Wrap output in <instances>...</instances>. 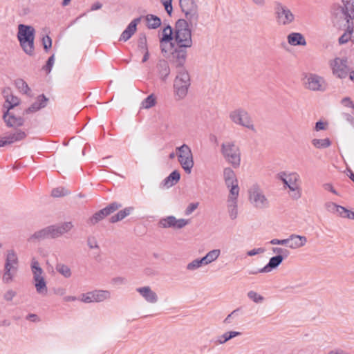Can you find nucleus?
<instances>
[{
	"label": "nucleus",
	"mask_w": 354,
	"mask_h": 354,
	"mask_svg": "<svg viewBox=\"0 0 354 354\" xmlns=\"http://www.w3.org/2000/svg\"><path fill=\"white\" fill-rule=\"evenodd\" d=\"M35 34L32 26L25 24L18 26L17 39L24 53L30 56L35 54Z\"/></svg>",
	"instance_id": "1"
},
{
	"label": "nucleus",
	"mask_w": 354,
	"mask_h": 354,
	"mask_svg": "<svg viewBox=\"0 0 354 354\" xmlns=\"http://www.w3.org/2000/svg\"><path fill=\"white\" fill-rule=\"evenodd\" d=\"M188 21L180 19L176 22L174 41L179 47L190 48L192 46V32Z\"/></svg>",
	"instance_id": "2"
},
{
	"label": "nucleus",
	"mask_w": 354,
	"mask_h": 354,
	"mask_svg": "<svg viewBox=\"0 0 354 354\" xmlns=\"http://www.w3.org/2000/svg\"><path fill=\"white\" fill-rule=\"evenodd\" d=\"M277 178L281 180L285 188L288 187L290 191L292 192L291 197L293 199H298L301 196V189L298 184L300 176L297 172L286 173L281 171L277 175Z\"/></svg>",
	"instance_id": "3"
},
{
	"label": "nucleus",
	"mask_w": 354,
	"mask_h": 354,
	"mask_svg": "<svg viewBox=\"0 0 354 354\" xmlns=\"http://www.w3.org/2000/svg\"><path fill=\"white\" fill-rule=\"evenodd\" d=\"M273 10L275 21L279 26H287L295 22V15L281 1H274Z\"/></svg>",
	"instance_id": "4"
},
{
	"label": "nucleus",
	"mask_w": 354,
	"mask_h": 354,
	"mask_svg": "<svg viewBox=\"0 0 354 354\" xmlns=\"http://www.w3.org/2000/svg\"><path fill=\"white\" fill-rule=\"evenodd\" d=\"M221 152L225 160L234 168H237L241 164V151L233 141L225 142L221 145Z\"/></svg>",
	"instance_id": "5"
},
{
	"label": "nucleus",
	"mask_w": 354,
	"mask_h": 354,
	"mask_svg": "<svg viewBox=\"0 0 354 354\" xmlns=\"http://www.w3.org/2000/svg\"><path fill=\"white\" fill-rule=\"evenodd\" d=\"M174 80V89L179 100L183 99L187 94L190 86V77L186 69L178 70Z\"/></svg>",
	"instance_id": "6"
},
{
	"label": "nucleus",
	"mask_w": 354,
	"mask_h": 354,
	"mask_svg": "<svg viewBox=\"0 0 354 354\" xmlns=\"http://www.w3.org/2000/svg\"><path fill=\"white\" fill-rule=\"evenodd\" d=\"M343 6L334 5L332 8L333 15L339 21L348 23L354 18V0H342Z\"/></svg>",
	"instance_id": "7"
},
{
	"label": "nucleus",
	"mask_w": 354,
	"mask_h": 354,
	"mask_svg": "<svg viewBox=\"0 0 354 354\" xmlns=\"http://www.w3.org/2000/svg\"><path fill=\"white\" fill-rule=\"evenodd\" d=\"M182 12L185 14V20L188 21L191 27L198 24L199 15L198 7L194 0H179Z\"/></svg>",
	"instance_id": "8"
},
{
	"label": "nucleus",
	"mask_w": 354,
	"mask_h": 354,
	"mask_svg": "<svg viewBox=\"0 0 354 354\" xmlns=\"http://www.w3.org/2000/svg\"><path fill=\"white\" fill-rule=\"evenodd\" d=\"M178 160L187 174H190L194 165L193 154L191 148L186 144L176 147Z\"/></svg>",
	"instance_id": "9"
},
{
	"label": "nucleus",
	"mask_w": 354,
	"mask_h": 354,
	"mask_svg": "<svg viewBox=\"0 0 354 354\" xmlns=\"http://www.w3.org/2000/svg\"><path fill=\"white\" fill-rule=\"evenodd\" d=\"M248 199L255 208L265 209L269 206L268 198L257 184L252 185L248 189Z\"/></svg>",
	"instance_id": "10"
},
{
	"label": "nucleus",
	"mask_w": 354,
	"mask_h": 354,
	"mask_svg": "<svg viewBox=\"0 0 354 354\" xmlns=\"http://www.w3.org/2000/svg\"><path fill=\"white\" fill-rule=\"evenodd\" d=\"M30 268L33 274L34 283L37 293L46 295L48 289L44 277L42 275L44 271L35 258L32 259Z\"/></svg>",
	"instance_id": "11"
},
{
	"label": "nucleus",
	"mask_w": 354,
	"mask_h": 354,
	"mask_svg": "<svg viewBox=\"0 0 354 354\" xmlns=\"http://www.w3.org/2000/svg\"><path fill=\"white\" fill-rule=\"evenodd\" d=\"M329 66L333 75L337 78L344 79L349 73L348 60L346 57H335L329 61Z\"/></svg>",
	"instance_id": "12"
},
{
	"label": "nucleus",
	"mask_w": 354,
	"mask_h": 354,
	"mask_svg": "<svg viewBox=\"0 0 354 354\" xmlns=\"http://www.w3.org/2000/svg\"><path fill=\"white\" fill-rule=\"evenodd\" d=\"M230 120L236 124L254 131V127L249 113L243 109H237L230 113Z\"/></svg>",
	"instance_id": "13"
},
{
	"label": "nucleus",
	"mask_w": 354,
	"mask_h": 354,
	"mask_svg": "<svg viewBox=\"0 0 354 354\" xmlns=\"http://www.w3.org/2000/svg\"><path fill=\"white\" fill-rule=\"evenodd\" d=\"M305 87L313 91H324L326 84L324 78L315 73H308L304 77Z\"/></svg>",
	"instance_id": "14"
},
{
	"label": "nucleus",
	"mask_w": 354,
	"mask_h": 354,
	"mask_svg": "<svg viewBox=\"0 0 354 354\" xmlns=\"http://www.w3.org/2000/svg\"><path fill=\"white\" fill-rule=\"evenodd\" d=\"M122 207V205L117 202H113L108 205L106 207L95 212L88 220V223L91 225H95L102 221L106 216L110 215L115 211Z\"/></svg>",
	"instance_id": "15"
},
{
	"label": "nucleus",
	"mask_w": 354,
	"mask_h": 354,
	"mask_svg": "<svg viewBox=\"0 0 354 354\" xmlns=\"http://www.w3.org/2000/svg\"><path fill=\"white\" fill-rule=\"evenodd\" d=\"M110 296L108 290H95L82 294L80 300L84 303L101 302L109 299Z\"/></svg>",
	"instance_id": "16"
},
{
	"label": "nucleus",
	"mask_w": 354,
	"mask_h": 354,
	"mask_svg": "<svg viewBox=\"0 0 354 354\" xmlns=\"http://www.w3.org/2000/svg\"><path fill=\"white\" fill-rule=\"evenodd\" d=\"M188 223L189 220L185 218L177 219L174 216H168L160 218L158 225L162 228L182 229Z\"/></svg>",
	"instance_id": "17"
},
{
	"label": "nucleus",
	"mask_w": 354,
	"mask_h": 354,
	"mask_svg": "<svg viewBox=\"0 0 354 354\" xmlns=\"http://www.w3.org/2000/svg\"><path fill=\"white\" fill-rule=\"evenodd\" d=\"M188 48L177 46L171 53V62L178 70L185 69L184 64L187 59V49Z\"/></svg>",
	"instance_id": "18"
},
{
	"label": "nucleus",
	"mask_w": 354,
	"mask_h": 354,
	"mask_svg": "<svg viewBox=\"0 0 354 354\" xmlns=\"http://www.w3.org/2000/svg\"><path fill=\"white\" fill-rule=\"evenodd\" d=\"M3 119L8 127L17 128L24 125L25 120L23 117L16 116L15 114L6 110L3 113Z\"/></svg>",
	"instance_id": "19"
},
{
	"label": "nucleus",
	"mask_w": 354,
	"mask_h": 354,
	"mask_svg": "<svg viewBox=\"0 0 354 354\" xmlns=\"http://www.w3.org/2000/svg\"><path fill=\"white\" fill-rule=\"evenodd\" d=\"M48 101V99L44 94L39 95L37 98V101L32 104L30 106H29L28 108L26 109L24 111L23 115L32 113L37 112L41 109L46 107Z\"/></svg>",
	"instance_id": "20"
},
{
	"label": "nucleus",
	"mask_w": 354,
	"mask_h": 354,
	"mask_svg": "<svg viewBox=\"0 0 354 354\" xmlns=\"http://www.w3.org/2000/svg\"><path fill=\"white\" fill-rule=\"evenodd\" d=\"M136 291L149 303L155 304L158 299L157 294L149 286L138 288Z\"/></svg>",
	"instance_id": "21"
},
{
	"label": "nucleus",
	"mask_w": 354,
	"mask_h": 354,
	"mask_svg": "<svg viewBox=\"0 0 354 354\" xmlns=\"http://www.w3.org/2000/svg\"><path fill=\"white\" fill-rule=\"evenodd\" d=\"M140 18H136L128 25L126 29L122 32L120 37V41H127L136 32L137 25L140 22Z\"/></svg>",
	"instance_id": "22"
},
{
	"label": "nucleus",
	"mask_w": 354,
	"mask_h": 354,
	"mask_svg": "<svg viewBox=\"0 0 354 354\" xmlns=\"http://www.w3.org/2000/svg\"><path fill=\"white\" fill-rule=\"evenodd\" d=\"M3 95L6 98V103L4 104L3 107L7 110L12 109L20 102V100L17 97L10 94V89L9 88L3 89Z\"/></svg>",
	"instance_id": "23"
},
{
	"label": "nucleus",
	"mask_w": 354,
	"mask_h": 354,
	"mask_svg": "<svg viewBox=\"0 0 354 354\" xmlns=\"http://www.w3.org/2000/svg\"><path fill=\"white\" fill-rule=\"evenodd\" d=\"M289 248L291 249H297L303 247L307 242V239L304 236L292 234L289 236Z\"/></svg>",
	"instance_id": "24"
},
{
	"label": "nucleus",
	"mask_w": 354,
	"mask_h": 354,
	"mask_svg": "<svg viewBox=\"0 0 354 354\" xmlns=\"http://www.w3.org/2000/svg\"><path fill=\"white\" fill-rule=\"evenodd\" d=\"M288 42L291 46H306V41L304 35L299 32H292L287 37Z\"/></svg>",
	"instance_id": "25"
},
{
	"label": "nucleus",
	"mask_w": 354,
	"mask_h": 354,
	"mask_svg": "<svg viewBox=\"0 0 354 354\" xmlns=\"http://www.w3.org/2000/svg\"><path fill=\"white\" fill-rule=\"evenodd\" d=\"M26 137V133L22 130H17L15 132L4 136V142L6 145H11L14 142L21 141Z\"/></svg>",
	"instance_id": "26"
},
{
	"label": "nucleus",
	"mask_w": 354,
	"mask_h": 354,
	"mask_svg": "<svg viewBox=\"0 0 354 354\" xmlns=\"http://www.w3.org/2000/svg\"><path fill=\"white\" fill-rule=\"evenodd\" d=\"M173 39H174L173 30L171 27L168 25L162 30V37L160 40L162 52H166L165 50L164 44L171 41L173 40Z\"/></svg>",
	"instance_id": "27"
},
{
	"label": "nucleus",
	"mask_w": 354,
	"mask_h": 354,
	"mask_svg": "<svg viewBox=\"0 0 354 354\" xmlns=\"http://www.w3.org/2000/svg\"><path fill=\"white\" fill-rule=\"evenodd\" d=\"M50 239L48 226L35 232L28 239V242L41 241L44 239Z\"/></svg>",
	"instance_id": "28"
},
{
	"label": "nucleus",
	"mask_w": 354,
	"mask_h": 354,
	"mask_svg": "<svg viewBox=\"0 0 354 354\" xmlns=\"http://www.w3.org/2000/svg\"><path fill=\"white\" fill-rule=\"evenodd\" d=\"M282 261V257L281 255L272 257L270 259L268 264L261 268V271H265L266 273L270 272L272 270L277 268Z\"/></svg>",
	"instance_id": "29"
},
{
	"label": "nucleus",
	"mask_w": 354,
	"mask_h": 354,
	"mask_svg": "<svg viewBox=\"0 0 354 354\" xmlns=\"http://www.w3.org/2000/svg\"><path fill=\"white\" fill-rule=\"evenodd\" d=\"M157 68L160 77L165 80L170 73V68L167 61L161 59L157 64Z\"/></svg>",
	"instance_id": "30"
},
{
	"label": "nucleus",
	"mask_w": 354,
	"mask_h": 354,
	"mask_svg": "<svg viewBox=\"0 0 354 354\" xmlns=\"http://www.w3.org/2000/svg\"><path fill=\"white\" fill-rule=\"evenodd\" d=\"M180 174L177 171H173L163 181L162 184L166 187L169 188L176 185L180 180Z\"/></svg>",
	"instance_id": "31"
},
{
	"label": "nucleus",
	"mask_w": 354,
	"mask_h": 354,
	"mask_svg": "<svg viewBox=\"0 0 354 354\" xmlns=\"http://www.w3.org/2000/svg\"><path fill=\"white\" fill-rule=\"evenodd\" d=\"M18 268L17 267H5L4 266V272L3 274V281L5 283H10L13 278L15 277L17 272Z\"/></svg>",
	"instance_id": "32"
},
{
	"label": "nucleus",
	"mask_w": 354,
	"mask_h": 354,
	"mask_svg": "<svg viewBox=\"0 0 354 354\" xmlns=\"http://www.w3.org/2000/svg\"><path fill=\"white\" fill-rule=\"evenodd\" d=\"M133 210V207H128L122 210L119 211L116 214L110 218V222L112 223L118 222L129 216Z\"/></svg>",
	"instance_id": "33"
},
{
	"label": "nucleus",
	"mask_w": 354,
	"mask_h": 354,
	"mask_svg": "<svg viewBox=\"0 0 354 354\" xmlns=\"http://www.w3.org/2000/svg\"><path fill=\"white\" fill-rule=\"evenodd\" d=\"M226 186L230 188V194L227 201H238V196L239 194L238 182L232 183V185H226Z\"/></svg>",
	"instance_id": "34"
},
{
	"label": "nucleus",
	"mask_w": 354,
	"mask_h": 354,
	"mask_svg": "<svg viewBox=\"0 0 354 354\" xmlns=\"http://www.w3.org/2000/svg\"><path fill=\"white\" fill-rule=\"evenodd\" d=\"M4 266L18 268V258L17 254L13 250L8 252Z\"/></svg>",
	"instance_id": "35"
},
{
	"label": "nucleus",
	"mask_w": 354,
	"mask_h": 354,
	"mask_svg": "<svg viewBox=\"0 0 354 354\" xmlns=\"http://www.w3.org/2000/svg\"><path fill=\"white\" fill-rule=\"evenodd\" d=\"M221 254V250L219 249H214L206 254L205 257L202 258L204 265H208L212 262L216 261Z\"/></svg>",
	"instance_id": "36"
},
{
	"label": "nucleus",
	"mask_w": 354,
	"mask_h": 354,
	"mask_svg": "<svg viewBox=\"0 0 354 354\" xmlns=\"http://www.w3.org/2000/svg\"><path fill=\"white\" fill-rule=\"evenodd\" d=\"M147 26L150 29H156L161 25V19L158 17L149 14L145 17Z\"/></svg>",
	"instance_id": "37"
},
{
	"label": "nucleus",
	"mask_w": 354,
	"mask_h": 354,
	"mask_svg": "<svg viewBox=\"0 0 354 354\" xmlns=\"http://www.w3.org/2000/svg\"><path fill=\"white\" fill-rule=\"evenodd\" d=\"M223 178H224L225 185H232V183L238 182L234 171L230 167H227V168L224 169Z\"/></svg>",
	"instance_id": "38"
},
{
	"label": "nucleus",
	"mask_w": 354,
	"mask_h": 354,
	"mask_svg": "<svg viewBox=\"0 0 354 354\" xmlns=\"http://www.w3.org/2000/svg\"><path fill=\"white\" fill-rule=\"evenodd\" d=\"M15 84L20 92L28 95H30L31 91L30 88L28 86V84L23 79H17L15 81Z\"/></svg>",
	"instance_id": "39"
},
{
	"label": "nucleus",
	"mask_w": 354,
	"mask_h": 354,
	"mask_svg": "<svg viewBox=\"0 0 354 354\" xmlns=\"http://www.w3.org/2000/svg\"><path fill=\"white\" fill-rule=\"evenodd\" d=\"M313 146L317 149L328 148L331 145V141L329 138L324 139H313L312 140Z\"/></svg>",
	"instance_id": "40"
},
{
	"label": "nucleus",
	"mask_w": 354,
	"mask_h": 354,
	"mask_svg": "<svg viewBox=\"0 0 354 354\" xmlns=\"http://www.w3.org/2000/svg\"><path fill=\"white\" fill-rule=\"evenodd\" d=\"M229 216L232 220L236 218L238 215L237 201H227Z\"/></svg>",
	"instance_id": "41"
},
{
	"label": "nucleus",
	"mask_w": 354,
	"mask_h": 354,
	"mask_svg": "<svg viewBox=\"0 0 354 354\" xmlns=\"http://www.w3.org/2000/svg\"><path fill=\"white\" fill-rule=\"evenodd\" d=\"M156 104V97L153 94H151L142 102L141 107L148 109L154 106Z\"/></svg>",
	"instance_id": "42"
},
{
	"label": "nucleus",
	"mask_w": 354,
	"mask_h": 354,
	"mask_svg": "<svg viewBox=\"0 0 354 354\" xmlns=\"http://www.w3.org/2000/svg\"><path fill=\"white\" fill-rule=\"evenodd\" d=\"M56 270L63 275L64 277L68 278L71 276V271L69 267L63 263H57L56 265Z\"/></svg>",
	"instance_id": "43"
},
{
	"label": "nucleus",
	"mask_w": 354,
	"mask_h": 354,
	"mask_svg": "<svg viewBox=\"0 0 354 354\" xmlns=\"http://www.w3.org/2000/svg\"><path fill=\"white\" fill-rule=\"evenodd\" d=\"M352 37H354V29L352 28L351 30L346 31L338 39V42L340 45L346 44Z\"/></svg>",
	"instance_id": "44"
},
{
	"label": "nucleus",
	"mask_w": 354,
	"mask_h": 354,
	"mask_svg": "<svg viewBox=\"0 0 354 354\" xmlns=\"http://www.w3.org/2000/svg\"><path fill=\"white\" fill-rule=\"evenodd\" d=\"M61 236L66 233H68L73 227V224L71 221L64 222L59 224H57Z\"/></svg>",
	"instance_id": "45"
},
{
	"label": "nucleus",
	"mask_w": 354,
	"mask_h": 354,
	"mask_svg": "<svg viewBox=\"0 0 354 354\" xmlns=\"http://www.w3.org/2000/svg\"><path fill=\"white\" fill-rule=\"evenodd\" d=\"M205 266L204 262L203 261L202 258L201 259H196L189 263L187 266L186 269L189 271H194L199 268L200 267Z\"/></svg>",
	"instance_id": "46"
},
{
	"label": "nucleus",
	"mask_w": 354,
	"mask_h": 354,
	"mask_svg": "<svg viewBox=\"0 0 354 354\" xmlns=\"http://www.w3.org/2000/svg\"><path fill=\"white\" fill-rule=\"evenodd\" d=\"M248 297L250 299L257 304L262 303L264 301V297L263 296L253 290H250L248 292Z\"/></svg>",
	"instance_id": "47"
},
{
	"label": "nucleus",
	"mask_w": 354,
	"mask_h": 354,
	"mask_svg": "<svg viewBox=\"0 0 354 354\" xmlns=\"http://www.w3.org/2000/svg\"><path fill=\"white\" fill-rule=\"evenodd\" d=\"M68 194V190L62 187L55 188L51 192V195L53 197H62L66 196Z\"/></svg>",
	"instance_id": "48"
},
{
	"label": "nucleus",
	"mask_w": 354,
	"mask_h": 354,
	"mask_svg": "<svg viewBox=\"0 0 354 354\" xmlns=\"http://www.w3.org/2000/svg\"><path fill=\"white\" fill-rule=\"evenodd\" d=\"M138 49L142 52L148 50L147 44V37L145 34H140L138 41Z\"/></svg>",
	"instance_id": "49"
},
{
	"label": "nucleus",
	"mask_w": 354,
	"mask_h": 354,
	"mask_svg": "<svg viewBox=\"0 0 354 354\" xmlns=\"http://www.w3.org/2000/svg\"><path fill=\"white\" fill-rule=\"evenodd\" d=\"M48 228L50 239H57L62 236L57 224L49 225Z\"/></svg>",
	"instance_id": "50"
},
{
	"label": "nucleus",
	"mask_w": 354,
	"mask_h": 354,
	"mask_svg": "<svg viewBox=\"0 0 354 354\" xmlns=\"http://www.w3.org/2000/svg\"><path fill=\"white\" fill-rule=\"evenodd\" d=\"M54 62L55 56L53 55L48 58L46 65L43 67V69L46 72V73H49L51 71Z\"/></svg>",
	"instance_id": "51"
},
{
	"label": "nucleus",
	"mask_w": 354,
	"mask_h": 354,
	"mask_svg": "<svg viewBox=\"0 0 354 354\" xmlns=\"http://www.w3.org/2000/svg\"><path fill=\"white\" fill-rule=\"evenodd\" d=\"M42 44H43L44 50L46 52H48V50L52 46V39H51V38L49 36H48V35H46V36L43 37V38H42Z\"/></svg>",
	"instance_id": "52"
},
{
	"label": "nucleus",
	"mask_w": 354,
	"mask_h": 354,
	"mask_svg": "<svg viewBox=\"0 0 354 354\" xmlns=\"http://www.w3.org/2000/svg\"><path fill=\"white\" fill-rule=\"evenodd\" d=\"M160 2L164 6L167 13L169 16H171L172 11H173L172 3H171L172 0H160Z\"/></svg>",
	"instance_id": "53"
},
{
	"label": "nucleus",
	"mask_w": 354,
	"mask_h": 354,
	"mask_svg": "<svg viewBox=\"0 0 354 354\" xmlns=\"http://www.w3.org/2000/svg\"><path fill=\"white\" fill-rule=\"evenodd\" d=\"M339 205H337L335 203L333 202H327L325 203V208L326 210L329 212L335 214L337 212V207Z\"/></svg>",
	"instance_id": "54"
},
{
	"label": "nucleus",
	"mask_w": 354,
	"mask_h": 354,
	"mask_svg": "<svg viewBox=\"0 0 354 354\" xmlns=\"http://www.w3.org/2000/svg\"><path fill=\"white\" fill-rule=\"evenodd\" d=\"M227 341H229V339H228V337H227V334L225 332L222 335L218 336L217 337V339L214 342V343L216 344H223L225 342H227Z\"/></svg>",
	"instance_id": "55"
},
{
	"label": "nucleus",
	"mask_w": 354,
	"mask_h": 354,
	"mask_svg": "<svg viewBox=\"0 0 354 354\" xmlns=\"http://www.w3.org/2000/svg\"><path fill=\"white\" fill-rule=\"evenodd\" d=\"M17 293L15 291L12 290H8L3 295V298L5 300L10 301H12V299L16 296Z\"/></svg>",
	"instance_id": "56"
},
{
	"label": "nucleus",
	"mask_w": 354,
	"mask_h": 354,
	"mask_svg": "<svg viewBox=\"0 0 354 354\" xmlns=\"http://www.w3.org/2000/svg\"><path fill=\"white\" fill-rule=\"evenodd\" d=\"M87 244L91 249L99 248L98 243L94 237H88L87 239Z\"/></svg>",
	"instance_id": "57"
},
{
	"label": "nucleus",
	"mask_w": 354,
	"mask_h": 354,
	"mask_svg": "<svg viewBox=\"0 0 354 354\" xmlns=\"http://www.w3.org/2000/svg\"><path fill=\"white\" fill-rule=\"evenodd\" d=\"M342 118L347 121L353 127H354V118L348 113H343Z\"/></svg>",
	"instance_id": "58"
},
{
	"label": "nucleus",
	"mask_w": 354,
	"mask_h": 354,
	"mask_svg": "<svg viewBox=\"0 0 354 354\" xmlns=\"http://www.w3.org/2000/svg\"><path fill=\"white\" fill-rule=\"evenodd\" d=\"M198 206V203H190L185 209V214H191Z\"/></svg>",
	"instance_id": "59"
},
{
	"label": "nucleus",
	"mask_w": 354,
	"mask_h": 354,
	"mask_svg": "<svg viewBox=\"0 0 354 354\" xmlns=\"http://www.w3.org/2000/svg\"><path fill=\"white\" fill-rule=\"evenodd\" d=\"M346 212H348V209L345 208L343 206L338 205V207H337V212H335V214H337L338 216H339L342 218H345L346 215Z\"/></svg>",
	"instance_id": "60"
},
{
	"label": "nucleus",
	"mask_w": 354,
	"mask_h": 354,
	"mask_svg": "<svg viewBox=\"0 0 354 354\" xmlns=\"http://www.w3.org/2000/svg\"><path fill=\"white\" fill-rule=\"evenodd\" d=\"M264 251H265V250L263 248H254L253 250H251L248 251L247 252V254L248 256L252 257V256H254L256 254H258L259 253H263V252H264Z\"/></svg>",
	"instance_id": "61"
},
{
	"label": "nucleus",
	"mask_w": 354,
	"mask_h": 354,
	"mask_svg": "<svg viewBox=\"0 0 354 354\" xmlns=\"http://www.w3.org/2000/svg\"><path fill=\"white\" fill-rule=\"evenodd\" d=\"M342 104L346 107L352 108L354 102L351 100L350 97H344L342 100Z\"/></svg>",
	"instance_id": "62"
},
{
	"label": "nucleus",
	"mask_w": 354,
	"mask_h": 354,
	"mask_svg": "<svg viewBox=\"0 0 354 354\" xmlns=\"http://www.w3.org/2000/svg\"><path fill=\"white\" fill-rule=\"evenodd\" d=\"M323 187H324V189L328 190L335 195H338L337 192L333 188L332 184L325 183V184H324Z\"/></svg>",
	"instance_id": "63"
},
{
	"label": "nucleus",
	"mask_w": 354,
	"mask_h": 354,
	"mask_svg": "<svg viewBox=\"0 0 354 354\" xmlns=\"http://www.w3.org/2000/svg\"><path fill=\"white\" fill-rule=\"evenodd\" d=\"M252 3L257 7L263 8L266 5V0H251Z\"/></svg>",
	"instance_id": "64"
}]
</instances>
